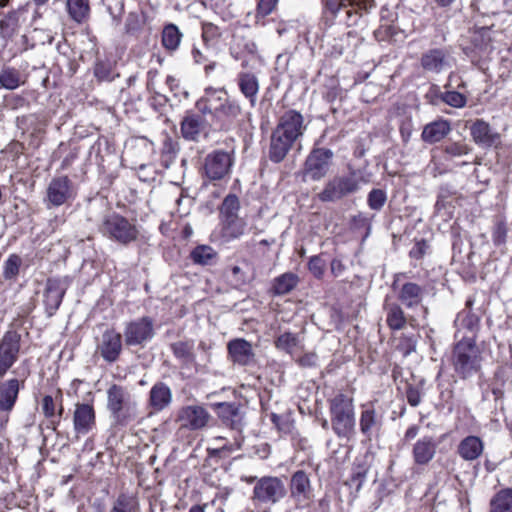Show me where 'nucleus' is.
Returning a JSON list of instances; mask_svg holds the SVG:
<instances>
[{
  "mask_svg": "<svg viewBox=\"0 0 512 512\" xmlns=\"http://www.w3.org/2000/svg\"><path fill=\"white\" fill-rule=\"evenodd\" d=\"M195 107L214 131L229 130L242 113L240 104L229 99L223 88L205 89L204 95L196 102Z\"/></svg>",
  "mask_w": 512,
  "mask_h": 512,
  "instance_id": "obj_1",
  "label": "nucleus"
},
{
  "mask_svg": "<svg viewBox=\"0 0 512 512\" xmlns=\"http://www.w3.org/2000/svg\"><path fill=\"white\" fill-rule=\"evenodd\" d=\"M323 21L327 26H357L375 6L374 0H322Z\"/></svg>",
  "mask_w": 512,
  "mask_h": 512,
  "instance_id": "obj_2",
  "label": "nucleus"
},
{
  "mask_svg": "<svg viewBox=\"0 0 512 512\" xmlns=\"http://www.w3.org/2000/svg\"><path fill=\"white\" fill-rule=\"evenodd\" d=\"M482 361V351L474 336H463L455 343L451 363L460 379L466 380L481 372Z\"/></svg>",
  "mask_w": 512,
  "mask_h": 512,
  "instance_id": "obj_3",
  "label": "nucleus"
},
{
  "mask_svg": "<svg viewBox=\"0 0 512 512\" xmlns=\"http://www.w3.org/2000/svg\"><path fill=\"white\" fill-rule=\"evenodd\" d=\"M331 426L339 438L350 439L355 432V412L353 398L338 393L329 400Z\"/></svg>",
  "mask_w": 512,
  "mask_h": 512,
  "instance_id": "obj_4",
  "label": "nucleus"
},
{
  "mask_svg": "<svg viewBox=\"0 0 512 512\" xmlns=\"http://www.w3.org/2000/svg\"><path fill=\"white\" fill-rule=\"evenodd\" d=\"M99 231L106 238L124 246L137 241L140 235L137 225L117 212L103 217Z\"/></svg>",
  "mask_w": 512,
  "mask_h": 512,
  "instance_id": "obj_5",
  "label": "nucleus"
},
{
  "mask_svg": "<svg viewBox=\"0 0 512 512\" xmlns=\"http://www.w3.org/2000/svg\"><path fill=\"white\" fill-rule=\"evenodd\" d=\"M126 388L113 384L107 390V409L114 422L118 425H127L135 418L134 407Z\"/></svg>",
  "mask_w": 512,
  "mask_h": 512,
  "instance_id": "obj_6",
  "label": "nucleus"
},
{
  "mask_svg": "<svg viewBox=\"0 0 512 512\" xmlns=\"http://www.w3.org/2000/svg\"><path fill=\"white\" fill-rule=\"evenodd\" d=\"M234 164L232 152L222 149L208 153L203 162V175L210 181H220L227 177Z\"/></svg>",
  "mask_w": 512,
  "mask_h": 512,
  "instance_id": "obj_7",
  "label": "nucleus"
},
{
  "mask_svg": "<svg viewBox=\"0 0 512 512\" xmlns=\"http://www.w3.org/2000/svg\"><path fill=\"white\" fill-rule=\"evenodd\" d=\"M358 189L359 181L355 172L349 175L335 176L325 184L323 190L318 194V198L322 202H336L357 192Z\"/></svg>",
  "mask_w": 512,
  "mask_h": 512,
  "instance_id": "obj_8",
  "label": "nucleus"
},
{
  "mask_svg": "<svg viewBox=\"0 0 512 512\" xmlns=\"http://www.w3.org/2000/svg\"><path fill=\"white\" fill-rule=\"evenodd\" d=\"M334 154L327 148H314L307 156L303 167L304 180L319 181L328 173Z\"/></svg>",
  "mask_w": 512,
  "mask_h": 512,
  "instance_id": "obj_9",
  "label": "nucleus"
},
{
  "mask_svg": "<svg viewBox=\"0 0 512 512\" xmlns=\"http://www.w3.org/2000/svg\"><path fill=\"white\" fill-rule=\"evenodd\" d=\"M286 495L283 481L278 477L265 476L257 480L252 500L260 504H275Z\"/></svg>",
  "mask_w": 512,
  "mask_h": 512,
  "instance_id": "obj_10",
  "label": "nucleus"
},
{
  "mask_svg": "<svg viewBox=\"0 0 512 512\" xmlns=\"http://www.w3.org/2000/svg\"><path fill=\"white\" fill-rule=\"evenodd\" d=\"M72 181L68 176H58L51 179L47 188L44 203L46 208L60 207L74 198Z\"/></svg>",
  "mask_w": 512,
  "mask_h": 512,
  "instance_id": "obj_11",
  "label": "nucleus"
},
{
  "mask_svg": "<svg viewBox=\"0 0 512 512\" xmlns=\"http://www.w3.org/2000/svg\"><path fill=\"white\" fill-rule=\"evenodd\" d=\"M69 285L68 277L47 279L43 292V304L49 317H52L59 309Z\"/></svg>",
  "mask_w": 512,
  "mask_h": 512,
  "instance_id": "obj_12",
  "label": "nucleus"
},
{
  "mask_svg": "<svg viewBox=\"0 0 512 512\" xmlns=\"http://www.w3.org/2000/svg\"><path fill=\"white\" fill-rule=\"evenodd\" d=\"M20 334L15 330L4 333L0 340V378L4 377L7 371L18 360L20 352Z\"/></svg>",
  "mask_w": 512,
  "mask_h": 512,
  "instance_id": "obj_13",
  "label": "nucleus"
},
{
  "mask_svg": "<svg viewBox=\"0 0 512 512\" xmlns=\"http://www.w3.org/2000/svg\"><path fill=\"white\" fill-rule=\"evenodd\" d=\"M210 417L209 412L203 406L187 405L179 409L176 421L180 428L197 431L207 426Z\"/></svg>",
  "mask_w": 512,
  "mask_h": 512,
  "instance_id": "obj_14",
  "label": "nucleus"
},
{
  "mask_svg": "<svg viewBox=\"0 0 512 512\" xmlns=\"http://www.w3.org/2000/svg\"><path fill=\"white\" fill-rule=\"evenodd\" d=\"M154 335L153 321L149 317H142L126 324L124 339L127 346L142 345Z\"/></svg>",
  "mask_w": 512,
  "mask_h": 512,
  "instance_id": "obj_15",
  "label": "nucleus"
},
{
  "mask_svg": "<svg viewBox=\"0 0 512 512\" xmlns=\"http://www.w3.org/2000/svg\"><path fill=\"white\" fill-rule=\"evenodd\" d=\"M404 274H398L392 283V289L397 292V299L407 309H413L419 306L424 295V288L414 282L399 284L400 277Z\"/></svg>",
  "mask_w": 512,
  "mask_h": 512,
  "instance_id": "obj_16",
  "label": "nucleus"
},
{
  "mask_svg": "<svg viewBox=\"0 0 512 512\" xmlns=\"http://www.w3.org/2000/svg\"><path fill=\"white\" fill-rule=\"evenodd\" d=\"M453 64L454 59L445 48L429 49L420 58V65L423 70L437 74L452 68Z\"/></svg>",
  "mask_w": 512,
  "mask_h": 512,
  "instance_id": "obj_17",
  "label": "nucleus"
},
{
  "mask_svg": "<svg viewBox=\"0 0 512 512\" xmlns=\"http://www.w3.org/2000/svg\"><path fill=\"white\" fill-rule=\"evenodd\" d=\"M275 129L293 140L298 141L306 130L304 117L300 112L294 109L287 110L279 117Z\"/></svg>",
  "mask_w": 512,
  "mask_h": 512,
  "instance_id": "obj_18",
  "label": "nucleus"
},
{
  "mask_svg": "<svg viewBox=\"0 0 512 512\" xmlns=\"http://www.w3.org/2000/svg\"><path fill=\"white\" fill-rule=\"evenodd\" d=\"M97 350L106 362H116L122 352L121 334L115 329L105 330L101 336Z\"/></svg>",
  "mask_w": 512,
  "mask_h": 512,
  "instance_id": "obj_19",
  "label": "nucleus"
},
{
  "mask_svg": "<svg viewBox=\"0 0 512 512\" xmlns=\"http://www.w3.org/2000/svg\"><path fill=\"white\" fill-rule=\"evenodd\" d=\"M290 497L295 501L297 507H302L312 496V486L306 472L298 470L292 474L290 479Z\"/></svg>",
  "mask_w": 512,
  "mask_h": 512,
  "instance_id": "obj_20",
  "label": "nucleus"
},
{
  "mask_svg": "<svg viewBox=\"0 0 512 512\" xmlns=\"http://www.w3.org/2000/svg\"><path fill=\"white\" fill-rule=\"evenodd\" d=\"M438 443L434 437L426 435L419 438L412 447L414 464L427 466L435 457Z\"/></svg>",
  "mask_w": 512,
  "mask_h": 512,
  "instance_id": "obj_21",
  "label": "nucleus"
},
{
  "mask_svg": "<svg viewBox=\"0 0 512 512\" xmlns=\"http://www.w3.org/2000/svg\"><path fill=\"white\" fill-rule=\"evenodd\" d=\"M297 141L274 129L270 137L269 159L273 163L282 162Z\"/></svg>",
  "mask_w": 512,
  "mask_h": 512,
  "instance_id": "obj_22",
  "label": "nucleus"
},
{
  "mask_svg": "<svg viewBox=\"0 0 512 512\" xmlns=\"http://www.w3.org/2000/svg\"><path fill=\"white\" fill-rule=\"evenodd\" d=\"M96 423L95 410L91 404L77 403L73 415L74 430L77 434L86 435Z\"/></svg>",
  "mask_w": 512,
  "mask_h": 512,
  "instance_id": "obj_23",
  "label": "nucleus"
},
{
  "mask_svg": "<svg viewBox=\"0 0 512 512\" xmlns=\"http://www.w3.org/2000/svg\"><path fill=\"white\" fill-rule=\"evenodd\" d=\"M206 126H208L207 120L201 113H188L180 124L181 135L185 140L198 141Z\"/></svg>",
  "mask_w": 512,
  "mask_h": 512,
  "instance_id": "obj_24",
  "label": "nucleus"
},
{
  "mask_svg": "<svg viewBox=\"0 0 512 512\" xmlns=\"http://www.w3.org/2000/svg\"><path fill=\"white\" fill-rule=\"evenodd\" d=\"M227 349L234 363L246 366L253 362V348L247 340L242 338L233 339L228 343Z\"/></svg>",
  "mask_w": 512,
  "mask_h": 512,
  "instance_id": "obj_25",
  "label": "nucleus"
},
{
  "mask_svg": "<svg viewBox=\"0 0 512 512\" xmlns=\"http://www.w3.org/2000/svg\"><path fill=\"white\" fill-rule=\"evenodd\" d=\"M171 402L172 391L170 387L162 381L156 382L149 392L148 406L155 412H160L166 409Z\"/></svg>",
  "mask_w": 512,
  "mask_h": 512,
  "instance_id": "obj_26",
  "label": "nucleus"
},
{
  "mask_svg": "<svg viewBox=\"0 0 512 512\" xmlns=\"http://www.w3.org/2000/svg\"><path fill=\"white\" fill-rule=\"evenodd\" d=\"M470 134L473 141L483 147H491L499 139V134L493 131L490 125L483 119H477L471 125Z\"/></svg>",
  "mask_w": 512,
  "mask_h": 512,
  "instance_id": "obj_27",
  "label": "nucleus"
},
{
  "mask_svg": "<svg viewBox=\"0 0 512 512\" xmlns=\"http://www.w3.org/2000/svg\"><path fill=\"white\" fill-rule=\"evenodd\" d=\"M216 413L222 423L234 430H240L243 423V416L240 406L236 403L223 402L216 406Z\"/></svg>",
  "mask_w": 512,
  "mask_h": 512,
  "instance_id": "obj_28",
  "label": "nucleus"
},
{
  "mask_svg": "<svg viewBox=\"0 0 512 512\" xmlns=\"http://www.w3.org/2000/svg\"><path fill=\"white\" fill-rule=\"evenodd\" d=\"M384 311L386 313V323L391 330H402L407 323H411L415 319L412 316H407L400 306L395 302H385Z\"/></svg>",
  "mask_w": 512,
  "mask_h": 512,
  "instance_id": "obj_29",
  "label": "nucleus"
},
{
  "mask_svg": "<svg viewBox=\"0 0 512 512\" xmlns=\"http://www.w3.org/2000/svg\"><path fill=\"white\" fill-rule=\"evenodd\" d=\"M237 84L243 96L248 99L250 105L254 107L260 88L257 76L251 72H240L237 75Z\"/></svg>",
  "mask_w": 512,
  "mask_h": 512,
  "instance_id": "obj_30",
  "label": "nucleus"
},
{
  "mask_svg": "<svg viewBox=\"0 0 512 512\" xmlns=\"http://www.w3.org/2000/svg\"><path fill=\"white\" fill-rule=\"evenodd\" d=\"M451 131L450 122L446 119H437L424 126L421 138L424 142L433 144L444 139Z\"/></svg>",
  "mask_w": 512,
  "mask_h": 512,
  "instance_id": "obj_31",
  "label": "nucleus"
},
{
  "mask_svg": "<svg viewBox=\"0 0 512 512\" xmlns=\"http://www.w3.org/2000/svg\"><path fill=\"white\" fill-rule=\"evenodd\" d=\"M484 451V443L478 436L469 435L462 439L457 447V453L465 461L478 459Z\"/></svg>",
  "mask_w": 512,
  "mask_h": 512,
  "instance_id": "obj_32",
  "label": "nucleus"
},
{
  "mask_svg": "<svg viewBox=\"0 0 512 512\" xmlns=\"http://www.w3.org/2000/svg\"><path fill=\"white\" fill-rule=\"evenodd\" d=\"M362 40V37L356 31H348L345 35L333 40L332 53L352 55L362 43Z\"/></svg>",
  "mask_w": 512,
  "mask_h": 512,
  "instance_id": "obj_33",
  "label": "nucleus"
},
{
  "mask_svg": "<svg viewBox=\"0 0 512 512\" xmlns=\"http://www.w3.org/2000/svg\"><path fill=\"white\" fill-rule=\"evenodd\" d=\"M299 283V277L293 272H286L274 278L270 292L274 296H283L293 291Z\"/></svg>",
  "mask_w": 512,
  "mask_h": 512,
  "instance_id": "obj_34",
  "label": "nucleus"
},
{
  "mask_svg": "<svg viewBox=\"0 0 512 512\" xmlns=\"http://www.w3.org/2000/svg\"><path fill=\"white\" fill-rule=\"evenodd\" d=\"M454 325L457 329L455 337H458L462 329H466L471 334L470 336L476 338L480 326V319L472 311L462 310L457 314Z\"/></svg>",
  "mask_w": 512,
  "mask_h": 512,
  "instance_id": "obj_35",
  "label": "nucleus"
},
{
  "mask_svg": "<svg viewBox=\"0 0 512 512\" xmlns=\"http://www.w3.org/2000/svg\"><path fill=\"white\" fill-rule=\"evenodd\" d=\"M19 381L10 379L0 386V410L10 411L18 397Z\"/></svg>",
  "mask_w": 512,
  "mask_h": 512,
  "instance_id": "obj_36",
  "label": "nucleus"
},
{
  "mask_svg": "<svg viewBox=\"0 0 512 512\" xmlns=\"http://www.w3.org/2000/svg\"><path fill=\"white\" fill-rule=\"evenodd\" d=\"M170 348L183 367H190L195 363L193 341H177L172 343Z\"/></svg>",
  "mask_w": 512,
  "mask_h": 512,
  "instance_id": "obj_37",
  "label": "nucleus"
},
{
  "mask_svg": "<svg viewBox=\"0 0 512 512\" xmlns=\"http://www.w3.org/2000/svg\"><path fill=\"white\" fill-rule=\"evenodd\" d=\"M359 425L362 434L368 438L380 429L381 420L372 406H367L362 410Z\"/></svg>",
  "mask_w": 512,
  "mask_h": 512,
  "instance_id": "obj_38",
  "label": "nucleus"
},
{
  "mask_svg": "<svg viewBox=\"0 0 512 512\" xmlns=\"http://www.w3.org/2000/svg\"><path fill=\"white\" fill-rule=\"evenodd\" d=\"M489 512H512V488L501 489L491 498Z\"/></svg>",
  "mask_w": 512,
  "mask_h": 512,
  "instance_id": "obj_39",
  "label": "nucleus"
},
{
  "mask_svg": "<svg viewBox=\"0 0 512 512\" xmlns=\"http://www.w3.org/2000/svg\"><path fill=\"white\" fill-rule=\"evenodd\" d=\"M246 226V221L240 217L222 220V235L227 240L238 239L244 235Z\"/></svg>",
  "mask_w": 512,
  "mask_h": 512,
  "instance_id": "obj_40",
  "label": "nucleus"
},
{
  "mask_svg": "<svg viewBox=\"0 0 512 512\" xmlns=\"http://www.w3.org/2000/svg\"><path fill=\"white\" fill-rule=\"evenodd\" d=\"M137 497L128 493H120L113 501L109 512H139Z\"/></svg>",
  "mask_w": 512,
  "mask_h": 512,
  "instance_id": "obj_41",
  "label": "nucleus"
},
{
  "mask_svg": "<svg viewBox=\"0 0 512 512\" xmlns=\"http://www.w3.org/2000/svg\"><path fill=\"white\" fill-rule=\"evenodd\" d=\"M179 152V144L168 134H164L161 148V164L165 168H169L175 161Z\"/></svg>",
  "mask_w": 512,
  "mask_h": 512,
  "instance_id": "obj_42",
  "label": "nucleus"
},
{
  "mask_svg": "<svg viewBox=\"0 0 512 512\" xmlns=\"http://www.w3.org/2000/svg\"><path fill=\"white\" fill-rule=\"evenodd\" d=\"M66 6L69 16L77 23L84 22L89 16V0H67Z\"/></svg>",
  "mask_w": 512,
  "mask_h": 512,
  "instance_id": "obj_43",
  "label": "nucleus"
},
{
  "mask_svg": "<svg viewBox=\"0 0 512 512\" xmlns=\"http://www.w3.org/2000/svg\"><path fill=\"white\" fill-rule=\"evenodd\" d=\"M217 252L208 245H199L195 247L190 254V258L195 264L212 265L217 259Z\"/></svg>",
  "mask_w": 512,
  "mask_h": 512,
  "instance_id": "obj_44",
  "label": "nucleus"
},
{
  "mask_svg": "<svg viewBox=\"0 0 512 512\" xmlns=\"http://www.w3.org/2000/svg\"><path fill=\"white\" fill-rule=\"evenodd\" d=\"M182 33L174 24H168L162 31V45L169 51H175L181 42Z\"/></svg>",
  "mask_w": 512,
  "mask_h": 512,
  "instance_id": "obj_45",
  "label": "nucleus"
},
{
  "mask_svg": "<svg viewBox=\"0 0 512 512\" xmlns=\"http://www.w3.org/2000/svg\"><path fill=\"white\" fill-rule=\"evenodd\" d=\"M240 210V201L239 198L235 194H228L220 207V215L221 219H229L236 218L238 216V212Z\"/></svg>",
  "mask_w": 512,
  "mask_h": 512,
  "instance_id": "obj_46",
  "label": "nucleus"
},
{
  "mask_svg": "<svg viewBox=\"0 0 512 512\" xmlns=\"http://www.w3.org/2000/svg\"><path fill=\"white\" fill-rule=\"evenodd\" d=\"M368 472L369 467L366 463L355 464L352 468L351 476L347 480L346 484L350 487H354L358 492L366 481Z\"/></svg>",
  "mask_w": 512,
  "mask_h": 512,
  "instance_id": "obj_47",
  "label": "nucleus"
},
{
  "mask_svg": "<svg viewBox=\"0 0 512 512\" xmlns=\"http://www.w3.org/2000/svg\"><path fill=\"white\" fill-rule=\"evenodd\" d=\"M19 11L9 12L3 19L0 20V35L8 39L15 33L19 23Z\"/></svg>",
  "mask_w": 512,
  "mask_h": 512,
  "instance_id": "obj_48",
  "label": "nucleus"
},
{
  "mask_svg": "<svg viewBox=\"0 0 512 512\" xmlns=\"http://www.w3.org/2000/svg\"><path fill=\"white\" fill-rule=\"evenodd\" d=\"M21 84L20 72L15 68H4L0 71V87L14 90Z\"/></svg>",
  "mask_w": 512,
  "mask_h": 512,
  "instance_id": "obj_49",
  "label": "nucleus"
},
{
  "mask_svg": "<svg viewBox=\"0 0 512 512\" xmlns=\"http://www.w3.org/2000/svg\"><path fill=\"white\" fill-rule=\"evenodd\" d=\"M301 340L298 334L285 332L279 335L275 340L276 348L292 354L294 348L300 346Z\"/></svg>",
  "mask_w": 512,
  "mask_h": 512,
  "instance_id": "obj_50",
  "label": "nucleus"
},
{
  "mask_svg": "<svg viewBox=\"0 0 512 512\" xmlns=\"http://www.w3.org/2000/svg\"><path fill=\"white\" fill-rule=\"evenodd\" d=\"M22 266V258L11 254L3 264V277L5 280H15Z\"/></svg>",
  "mask_w": 512,
  "mask_h": 512,
  "instance_id": "obj_51",
  "label": "nucleus"
},
{
  "mask_svg": "<svg viewBox=\"0 0 512 512\" xmlns=\"http://www.w3.org/2000/svg\"><path fill=\"white\" fill-rule=\"evenodd\" d=\"M508 227L504 219L497 218L492 228V241L495 246L505 245L507 241Z\"/></svg>",
  "mask_w": 512,
  "mask_h": 512,
  "instance_id": "obj_52",
  "label": "nucleus"
},
{
  "mask_svg": "<svg viewBox=\"0 0 512 512\" xmlns=\"http://www.w3.org/2000/svg\"><path fill=\"white\" fill-rule=\"evenodd\" d=\"M387 201L386 192L382 189H372L367 197V204L370 209L380 211Z\"/></svg>",
  "mask_w": 512,
  "mask_h": 512,
  "instance_id": "obj_53",
  "label": "nucleus"
},
{
  "mask_svg": "<svg viewBox=\"0 0 512 512\" xmlns=\"http://www.w3.org/2000/svg\"><path fill=\"white\" fill-rule=\"evenodd\" d=\"M441 99L447 105L455 107V108H462L466 105V102H467L466 97L457 91L444 92L441 95Z\"/></svg>",
  "mask_w": 512,
  "mask_h": 512,
  "instance_id": "obj_54",
  "label": "nucleus"
},
{
  "mask_svg": "<svg viewBox=\"0 0 512 512\" xmlns=\"http://www.w3.org/2000/svg\"><path fill=\"white\" fill-rule=\"evenodd\" d=\"M444 153L451 157H461L467 155L471 148L463 142H452L444 146Z\"/></svg>",
  "mask_w": 512,
  "mask_h": 512,
  "instance_id": "obj_55",
  "label": "nucleus"
},
{
  "mask_svg": "<svg viewBox=\"0 0 512 512\" xmlns=\"http://www.w3.org/2000/svg\"><path fill=\"white\" fill-rule=\"evenodd\" d=\"M278 0H258L256 7V18H265L276 8Z\"/></svg>",
  "mask_w": 512,
  "mask_h": 512,
  "instance_id": "obj_56",
  "label": "nucleus"
},
{
  "mask_svg": "<svg viewBox=\"0 0 512 512\" xmlns=\"http://www.w3.org/2000/svg\"><path fill=\"white\" fill-rule=\"evenodd\" d=\"M94 75L100 81H112L111 65L105 62H97L94 68Z\"/></svg>",
  "mask_w": 512,
  "mask_h": 512,
  "instance_id": "obj_57",
  "label": "nucleus"
},
{
  "mask_svg": "<svg viewBox=\"0 0 512 512\" xmlns=\"http://www.w3.org/2000/svg\"><path fill=\"white\" fill-rule=\"evenodd\" d=\"M325 266V261L320 256H313L308 262V269L316 278L323 276Z\"/></svg>",
  "mask_w": 512,
  "mask_h": 512,
  "instance_id": "obj_58",
  "label": "nucleus"
},
{
  "mask_svg": "<svg viewBox=\"0 0 512 512\" xmlns=\"http://www.w3.org/2000/svg\"><path fill=\"white\" fill-rule=\"evenodd\" d=\"M221 36L220 29L213 23H203L202 37L205 42H213Z\"/></svg>",
  "mask_w": 512,
  "mask_h": 512,
  "instance_id": "obj_59",
  "label": "nucleus"
},
{
  "mask_svg": "<svg viewBox=\"0 0 512 512\" xmlns=\"http://www.w3.org/2000/svg\"><path fill=\"white\" fill-rule=\"evenodd\" d=\"M488 34L489 31L485 28H482L480 31L476 32L473 37V43L475 47L479 48L481 51L487 50L490 45V38Z\"/></svg>",
  "mask_w": 512,
  "mask_h": 512,
  "instance_id": "obj_60",
  "label": "nucleus"
},
{
  "mask_svg": "<svg viewBox=\"0 0 512 512\" xmlns=\"http://www.w3.org/2000/svg\"><path fill=\"white\" fill-rule=\"evenodd\" d=\"M398 27L393 24H381L380 27L375 31V37L379 41H384L392 38L397 33Z\"/></svg>",
  "mask_w": 512,
  "mask_h": 512,
  "instance_id": "obj_61",
  "label": "nucleus"
},
{
  "mask_svg": "<svg viewBox=\"0 0 512 512\" xmlns=\"http://www.w3.org/2000/svg\"><path fill=\"white\" fill-rule=\"evenodd\" d=\"M56 405L55 401L52 396L46 395L42 399V411L43 414L50 419H53L56 417Z\"/></svg>",
  "mask_w": 512,
  "mask_h": 512,
  "instance_id": "obj_62",
  "label": "nucleus"
},
{
  "mask_svg": "<svg viewBox=\"0 0 512 512\" xmlns=\"http://www.w3.org/2000/svg\"><path fill=\"white\" fill-rule=\"evenodd\" d=\"M318 356L314 352L305 353L299 357L296 362L303 368H311L317 365Z\"/></svg>",
  "mask_w": 512,
  "mask_h": 512,
  "instance_id": "obj_63",
  "label": "nucleus"
},
{
  "mask_svg": "<svg viewBox=\"0 0 512 512\" xmlns=\"http://www.w3.org/2000/svg\"><path fill=\"white\" fill-rule=\"evenodd\" d=\"M406 398L411 406L416 407L421 402V393L418 388L409 386L406 391Z\"/></svg>",
  "mask_w": 512,
  "mask_h": 512,
  "instance_id": "obj_64",
  "label": "nucleus"
}]
</instances>
